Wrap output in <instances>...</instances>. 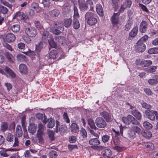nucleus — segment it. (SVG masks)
I'll use <instances>...</instances> for the list:
<instances>
[{"mask_svg": "<svg viewBox=\"0 0 158 158\" xmlns=\"http://www.w3.org/2000/svg\"><path fill=\"white\" fill-rule=\"evenodd\" d=\"M5 55L8 62L10 63H14L15 59L13 55L9 52H6L5 53Z\"/></svg>", "mask_w": 158, "mask_h": 158, "instance_id": "14", "label": "nucleus"}, {"mask_svg": "<svg viewBox=\"0 0 158 158\" xmlns=\"http://www.w3.org/2000/svg\"><path fill=\"white\" fill-rule=\"evenodd\" d=\"M49 156V158H56L57 156V152L54 150L50 151Z\"/></svg>", "mask_w": 158, "mask_h": 158, "instance_id": "44", "label": "nucleus"}, {"mask_svg": "<svg viewBox=\"0 0 158 158\" xmlns=\"http://www.w3.org/2000/svg\"><path fill=\"white\" fill-rule=\"evenodd\" d=\"M152 64V62L151 60H145L142 61L140 64L143 67H146L149 66Z\"/></svg>", "mask_w": 158, "mask_h": 158, "instance_id": "39", "label": "nucleus"}, {"mask_svg": "<svg viewBox=\"0 0 158 158\" xmlns=\"http://www.w3.org/2000/svg\"><path fill=\"white\" fill-rule=\"evenodd\" d=\"M88 122L89 125L92 129L95 130L98 129L95 125V123L93 120L92 118H89L88 119Z\"/></svg>", "mask_w": 158, "mask_h": 158, "instance_id": "29", "label": "nucleus"}, {"mask_svg": "<svg viewBox=\"0 0 158 158\" xmlns=\"http://www.w3.org/2000/svg\"><path fill=\"white\" fill-rule=\"evenodd\" d=\"M73 28L76 29H78L80 27V23L78 19H73Z\"/></svg>", "mask_w": 158, "mask_h": 158, "instance_id": "34", "label": "nucleus"}, {"mask_svg": "<svg viewBox=\"0 0 158 158\" xmlns=\"http://www.w3.org/2000/svg\"><path fill=\"white\" fill-rule=\"evenodd\" d=\"M16 135L18 137H20L23 134V132L21 126L20 125L17 126L16 128Z\"/></svg>", "mask_w": 158, "mask_h": 158, "instance_id": "36", "label": "nucleus"}, {"mask_svg": "<svg viewBox=\"0 0 158 158\" xmlns=\"http://www.w3.org/2000/svg\"><path fill=\"white\" fill-rule=\"evenodd\" d=\"M81 135L83 138H85L87 137V133L86 130L84 129H81L80 131Z\"/></svg>", "mask_w": 158, "mask_h": 158, "instance_id": "58", "label": "nucleus"}, {"mask_svg": "<svg viewBox=\"0 0 158 158\" xmlns=\"http://www.w3.org/2000/svg\"><path fill=\"white\" fill-rule=\"evenodd\" d=\"M96 8L98 15L100 16H102L103 15V10L102 5L100 4H97Z\"/></svg>", "mask_w": 158, "mask_h": 158, "instance_id": "18", "label": "nucleus"}, {"mask_svg": "<svg viewBox=\"0 0 158 158\" xmlns=\"http://www.w3.org/2000/svg\"><path fill=\"white\" fill-rule=\"evenodd\" d=\"M127 135L128 137L130 139H134L135 137V133L131 129L128 131Z\"/></svg>", "mask_w": 158, "mask_h": 158, "instance_id": "42", "label": "nucleus"}, {"mask_svg": "<svg viewBox=\"0 0 158 158\" xmlns=\"http://www.w3.org/2000/svg\"><path fill=\"white\" fill-rule=\"evenodd\" d=\"M110 138V136L109 135H104L102 137V141L104 143H106L109 140Z\"/></svg>", "mask_w": 158, "mask_h": 158, "instance_id": "55", "label": "nucleus"}, {"mask_svg": "<svg viewBox=\"0 0 158 158\" xmlns=\"http://www.w3.org/2000/svg\"><path fill=\"white\" fill-rule=\"evenodd\" d=\"M4 70L12 77H15V74L10 68H8L6 66Z\"/></svg>", "mask_w": 158, "mask_h": 158, "instance_id": "40", "label": "nucleus"}, {"mask_svg": "<svg viewBox=\"0 0 158 158\" xmlns=\"http://www.w3.org/2000/svg\"><path fill=\"white\" fill-rule=\"evenodd\" d=\"M105 148V147L102 145H97L94 149L97 150L98 151H100L104 150Z\"/></svg>", "mask_w": 158, "mask_h": 158, "instance_id": "60", "label": "nucleus"}, {"mask_svg": "<svg viewBox=\"0 0 158 158\" xmlns=\"http://www.w3.org/2000/svg\"><path fill=\"white\" fill-rule=\"evenodd\" d=\"M25 32L28 36L31 37H35L37 33L35 29L32 28H26L25 30Z\"/></svg>", "mask_w": 158, "mask_h": 158, "instance_id": "8", "label": "nucleus"}, {"mask_svg": "<svg viewBox=\"0 0 158 158\" xmlns=\"http://www.w3.org/2000/svg\"><path fill=\"white\" fill-rule=\"evenodd\" d=\"M73 19H78L80 17V15L78 13V9L77 6H74L73 7Z\"/></svg>", "mask_w": 158, "mask_h": 158, "instance_id": "37", "label": "nucleus"}, {"mask_svg": "<svg viewBox=\"0 0 158 158\" xmlns=\"http://www.w3.org/2000/svg\"><path fill=\"white\" fill-rule=\"evenodd\" d=\"M156 67L155 66H151L145 69V71L148 73H153L156 71Z\"/></svg>", "mask_w": 158, "mask_h": 158, "instance_id": "41", "label": "nucleus"}, {"mask_svg": "<svg viewBox=\"0 0 158 158\" xmlns=\"http://www.w3.org/2000/svg\"><path fill=\"white\" fill-rule=\"evenodd\" d=\"M63 118L65 122L67 123H69L70 120L68 117L67 114L66 113L64 112L63 114Z\"/></svg>", "mask_w": 158, "mask_h": 158, "instance_id": "62", "label": "nucleus"}, {"mask_svg": "<svg viewBox=\"0 0 158 158\" xmlns=\"http://www.w3.org/2000/svg\"><path fill=\"white\" fill-rule=\"evenodd\" d=\"M15 36L11 33H8L6 36V40H15Z\"/></svg>", "mask_w": 158, "mask_h": 158, "instance_id": "43", "label": "nucleus"}, {"mask_svg": "<svg viewBox=\"0 0 158 158\" xmlns=\"http://www.w3.org/2000/svg\"><path fill=\"white\" fill-rule=\"evenodd\" d=\"M142 134L143 137L147 139H149L152 136L151 133L149 131L142 132Z\"/></svg>", "mask_w": 158, "mask_h": 158, "instance_id": "51", "label": "nucleus"}, {"mask_svg": "<svg viewBox=\"0 0 158 158\" xmlns=\"http://www.w3.org/2000/svg\"><path fill=\"white\" fill-rule=\"evenodd\" d=\"M60 14V11L58 9H55L51 11L49 13L51 16L53 17H57Z\"/></svg>", "mask_w": 158, "mask_h": 158, "instance_id": "23", "label": "nucleus"}, {"mask_svg": "<svg viewBox=\"0 0 158 158\" xmlns=\"http://www.w3.org/2000/svg\"><path fill=\"white\" fill-rule=\"evenodd\" d=\"M89 131L91 135L96 137V138H99V134H98V133H97L92 130H90Z\"/></svg>", "mask_w": 158, "mask_h": 158, "instance_id": "64", "label": "nucleus"}, {"mask_svg": "<svg viewBox=\"0 0 158 158\" xmlns=\"http://www.w3.org/2000/svg\"><path fill=\"white\" fill-rule=\"evenodd\" d=\"M44 134H36V137L37 138L38 143L40 144H42L44 143V139L43 138Z\"/></svg>", "mask_w": 158, "mask_h": 158, "instance_id": "26", "label": "nucleus"}, {"mask_svg": "<svg viewBox=\"0 0 158 158\" xmlns=\"http://www.w3.org/2000/svg\"><path fill=\"white\" fill-rule=\"evenodd\" d=\"M148 26V25L145 21H143L140 24L139 27L140 31L141 32L144 33L147 28Z\"/></svg>", "mask_w": 158, "mask_h": 158, "instance_id": "16", "label": "nucleus"}, {"mask_svg": "<svg viewBox=\"0 0 158 158\" xmlns=\"http://www.w3.org/2000/svg\"><path fill=\"white\" fill-rule=\"evenodd\" d=\"M148 52L150 54L158 53V48H154L149 49Z\"/></svg>", "mask_w": 158, "mask_h": 158, "instance_id": "50", "label": "nucleus"}, {"mask_svg": "<svg viewBox=\"0 0 158 158\" xmlns=\"http://www.w3.org/2000/svg\"><path fill=\"white\" fill-rule=\"evenodd\" d=\"M19 69L20 72L23 74H26L27 71V69L26 65L23 64H20Z\"/></svg>", "mask_w": 158, "mask_h": 158, "instance_id": "28", "label": "nucleus"}, {"mask_svg": "<svg viewBox=\"0 0 158 158\" xmlns=\"http://www.w3.org/2000/svg\"><path fill=\"white\" fill-rule=\"evenodd\" d=\"M69 140L71 143H74L76 141V137L73 135L71 136L69 138Z\"/></svg>", "mask_w": 158, "mask_h": 158, "instance_id": "61", "label": "nucleus"}, {"mask_svg": "<svg viewBox=\"0 0 158 158\" xmlns=\"http://www.w3.org/2000/svg\"><path fill=\"white\" fill-rule=\"evenodd\" d=\"M139 6L141 8V9L143 11L146 12L147 13H149V11L147 9L146 6L142 4L139 3Z\"/></svg>", "mask_w": 158, "mask_h": 158, "instance_id": "57", "label": "nucleus"}, {"mask_svg": "<svg viewBox=\"0 0 158 158\" xmlns=\"http://www.w3.org/2000/svg\"><path fill=\"white\" fill-rule=\"evenodd\" d=\"M44 46V43L42 41H39L37 43L35 44V50L37 52H39L43 48Z\"/></svg>", "mask_w": 158, "mask_h": 158, "instance_id": "27", "label": "nucleus"}, {"mask_svg": "<svg viewBox=\"0 0 158 158\" xmlns=\"http://www.w3.org/2000/svg\"><path fill=\"white\" fill-rule=\"evenodd\" d=\"M63 22L64 26L68 28L71 26L72 20L71 19H66L64 20Z\"/></svg>", "mask_w": 158, "mask_h": 158, "instance_id": "32", "label": "nucleus"}, {"mask_svg": "<svg viewBox=\"0 0 158 158\" xmlns=\"http://www.w3.org/2000/svg\"><path fill=\"white\" fill-rule=\"evenodd\" d=\"M145 40H138L135 45V50L136 52L141 53L145 50L146 46L143 43Z\"/></svg>", "mask_w": 158, "mask_h": 158, "instance_id": "3", "label": "nucleus"}, {"mask_svg": "<svg viewBox=\"0 0 158 158\" xmlns=\"http://www.w3.org/2000/svg\"><path fill=\"white\" fill-rule=\"evenodd\" d=\"M7 151H6V149L5 150H2L0 152V154L2 156L5 157H7L9 156L10 154H8L6 152Z\"/></svg>", "mask_w": 158, "mask_h": 158, "instance_id": "59", "label": "nucleus"}, {"mask_svg": "<svg viewBox=\"0 0 158 158\" xmlns=\"http://www.w3.org/2000/svg\"><path fill=\"white\" fill-rule=\"evenodd\" d=\"M8 11L7 8L3 6H0V11L3 14H6Z\"/></svg>", "mask_w": 158, "mask_h": 158, "instance_id": "54", "label": "nucleus"}, {"mask_svg": "<svg viewBox=\"0 0 158 158\" xmlns=\"http://www.w3.org/2000/svg\"><path fill=\"white\" fill-rule=\"evenodd\" d=\"M100 114L104 118L107 122H109L111 121V116L107 112L105 111L101 112Z\"/></svg>", "mask_w": 158, "mask_h": 158, "instance_id": "12", "label": "nucleus"}, {"mask_svg": "<svg viewBox=\"0 0 158 158\" xmlns=\"http://www.w3.org/2000/svg\"><path fill=\"white\" fill-rule=\"evenodd\" d=\"M138 30V27H135L129 33V36L131 38L135 37L137 35Z\"/></svg>", "mask_w": 158, "mask_h": 158, "instance_id": "22", "label": "nucleus"}, {"mask_svg": "<svg viewBox=\"0 0 158 158\" xmlns=\"http://www.w3.org/2000/svg\"><path fill=\"white\" fill-rule=\"evenodd\" d=\"M3 45L6 48L10 51H12L13 50V48L10 45L6 43L5 42L3 43Z\"/></svg>", "mask_w": 158, "mask_h": 158, "instance_id": "63", "label": "nucleus"}, {"mask_svg": "<svg viewBox=\"0 0 158 158\" xmlns=\"http://www.w3.org/2000/svg\"><path fill=\"white\" fill-rule=\"evenodd\" d=\"M36 130V126L33 123L29 124L28 127V131L29 133L33 134Z\"/></svg>", "mask_w": 158, "mask_h": 158, "instance_id": "21", "label": "nucleus"}, {"mask_svg": "<svg viewBox=\"0 0 158 158\" xmlns=\"http://www.w3.org/2000/svg\"><path fill=\"white\" fill-rule=\"evenodd\" d=\"M152 79L148 80V84L151 85H154L158 83V76L155 75L153 76Z\"/></svg>", "mask_w": 158, "mask_h": 158, "instance_id": "17", "label": "nucleus"}, {"mask_svg": "<svg viewBox=\"0 0 158 158\" xmlns=\"http://www.w3.org/2000/svg\"><path fill=\"white\" fill-rule=\"evenodd\" d=\"M49 44L51 48H56L57 44L54 40H48Z\"/></svg>", "mask_w": 158, "mask_h": 158, "instance_id": "46", "label": "nucleus"}, {"mask_svg": "<svg viewBox=\"0 0 158 158\" xmlns=\"http://www.w3.org/2000/svg\"><path fill=\"white\" fill-rule=\"evenodd\" d=\"M142 107L146 109H149L151 108L152 106L150 104H148L146 102H143L141 103Z\"/></svg>", "mask_w": 158, "mask_h": 158, "instance_id": "52", "label": "nucleus"}, {"mask_svg": "<svg viewBox=\"0 0 158 158\" xmlns=\"http://www.w3.org/2000/svg\"><path fill=\"white\" fill-rule=\"evenodd\" d=\"M49 137L52 140H53L55 139L54 132L52 131H48V132Z\"/></svg>", "mask_w": 158, "mask_h": 158, "instance_id": "53", "label": "nucleus"}, {"mask_svg": "<svg viewBox=\"0 0 158 158\" xmlns=\"http://www.w3.org/2000/svg\"><path fill=\"white\" fill-rule=\"evenodd\" d=\"M95 123L97 127L100 128H105L106 126L105 121L101 117H97L95 121Z\"/></svg>", "mask_w": 158, "mask_h": 158, "instance_id": "4", "label": "nucleus"}, {"mask_svg": "<svg viewBox=\"0 0 158 158\" xmlns=\"http://www.w3.org/2000/svg\"><path fill=\"white\" fill-rule=\"evenodd\" d=\"M122 121L125 124H129L132 123L133 124L139 125V123L135 118L131 115H128L127 117H123L122 118Z\"/></svg>", "mask_w": 158, "mask_h": 158, "instance_id": "2", "label": "nucleus"}, {"mask_svg": "<svg viewBox=\"0 0 158 158\" xmlns=\"http://www.w3.org/2000/svg\"><path fill=\"white\" fill-rule=\"evenodd\" d=\"M146 113L148 118L150 120H154L155 119V115L156 118L158 119V115L156 111H154L153 112L152 111L147 110L146 111Z\"/></svg>", "mask_w": 158, "mask_h": 158, "instance_id": "6", "label": "nucleus"}, {"mask_svg": "<svg viewBox=\"0 0 158 158\" xmlns=\"http://www.w3.org/2000/svg\"><path fill=\"white\" fill-rule=\"evenodd\" d=\"M89 143L90 145L91 148L94 149L96 146L100 144L101 142L98 138H94L89 139Z\"/></svg>", "mask_w": 158, "mask_h": 158, "instance_id": "7", "label": "nucleus"}, {"mask_svg": "<svg viewBox=\"0 0 158 158\" xmlns=\"http://www.w3.org/2000/svg\"><path fill=\"white\" fill-rule=\"evenodd\" d=\"M119 14L118 13H114L110 18V21L112 26L114 27H117L119 23Z\"/></svg>", "mask_w": 158, "mask_h": 158, "instance_id": "5", "label": "nucleus"}, {"mask_svg": "<svg viewBox=\"0 0 158 158\" xmlns=\"http://www.w3.org/2000/svg\"><path fill=\"white\" fill-rule=\"evenodd\" d=\"M42 40H53L52 35L46 31H44L42 34Z\"/></svg>", "mask_w": 158, "mask_h": 158, "instance_id": "10", "label": "nucleus"}, {"mask_svg": "<svg viewBox=\"0 0 158 158\" xmlns=\"http://www.w3.org/2000/svg\"><path fill=\"white\" fill-rule=\"evenodd\" d=\"M48 122L47 127L49 128H52L53 127L55 123V120L52 118H50L48 119Z\"/></svg>", "mask_w": 158, "mask_h": 158, "instance_id": "33", "label": "nucleus"}, {"mask_svg": "<svg viewBox=\"0 0 158 158\" xmlns=\"http://www.w3.org/2000/svg\"><path fill=\"white\" fill-rule=\"evenodd\" d=\"M10 29L13 32H17L20 30V26L19 24H14L11 27Z\"/></svg>", "mask_w": 158, "mask_h": 158, "instance_id": "35", "label": "nucleus"}, {"mask_svg": "<svg viewBox=\"0 0 158 158\" xmlns=\"http://www.w3.org/2000/svg\"><path fill=\"white\" fill-rule=\"evenodd\" d=\"M137 125L133 124L131 126V130L138 134H139L141 132L140 128Z\"/></svg>", "mask_w": 158, "mask_h": 158, "instance_id": "31", "label": "nucleus"}, {"mask_svg": "<svg viewBox=\"0 0 158 158\" xmlns=\"http://www.w3.org/2000/svg\"><path fill=\"white\" fill-rule=\"evenodd\" d=\"M79 8L81 11H85L87 10L88 8V5L85 2V0L84 1L78 2Z\"/></svg>", "mask_w": 158, "mask_h": 158, "instance_id": "9", "label": "nucleus"}, {"mask_svg": "<svg viewBox=\"0 0 158 158\" xmlns=\"http://www.w3.org/2000/svg\"><path fill=\"white\" fill-rule=\"evenodd\" d=\"M58 56V51L55 49L49 52L48 57L50 59H55Z\"/></svg>", "mask_w": 158, "mask_h": 158, "instance_id": "13", "label": "nucleus"}, {"mask_svg": "<svg viewBox=\"0 0 158 158\" xmlns=\"http://www.w3.org/2000/svg\"><path fill=\"white\" fill-rule=\"evenodd\" d=\"M65 131L66 130L65 128V126L63 125H61L59 128H58L57 131L56 132V133H58L59 132L60 134L62 135L65 132Z\"/></svg>", "mask_w": 158, "mask_h": 158, "instance_id": "45", "label": "nucleus"}, {"mask_svg": "<svg viewBox=\"0 0 158 158\" xmlns=\"http://www.w3.org/2000/svg\"><path fill=\"white\" fill-rule=\"evenodd\" d=\"M34 23L36 28L39 29H41L43 28V26L41 25L40 22L38 21H35Z\"/></svg>", "mask_w": 158, "mask_h": 158, "instance_id": "56", "label": "nucleus"}, {"mask_svg": "<svg viewBox=\"0 0 158 158\" xmlns=\"http://www.w3.org/2000/svg\"><path fill=\"white\" fill-rule=\"evenodd\" d=\"M133 24V20L132 19H129L126 24L125 26L124 30L128 31L131 28V26Z\"/></svg>", "mask_w": 158, "mask_h": 158, "instance_id": "24", "label": "nucleus"}, {"mask_svg": "<svg viewBox=\"0 0 158 158\" xmlns=\"http://www.w3.org/2000/svg\"><path fill=\"white\" fill-rule=\"evenodd\" d=\"M85 19L87 24L90 26H94L97 23L96 15L94 13L87 12L85 15Z\"/></svg>", "mask_w": 158, "mask_h": 158, "instance_id": "1", "label": "nucleus"}, {"mask_svg": "<svg viewBox=\"0 0 158 158\" xmlns=\"http://www.w3.org/2000/svg\"><path fill=\"white\" fill-rule=\"evenodd\" d=\"M18 15L19 17L22 20L25 21L27 18V16L23 12L21 11H18Z\"/></svg>", "mask_w": 158, "mask_h": 158, "instance_id": "38", "label": "nucleus"}, {"mask_svg": "<svg viewBox=\"0 0 158 158\" xmlns=\"http://www.w3.org/2000/svg\"><path fill=\"white\" fill-rule=\"evenodd\" d=\"M45 128V127L41 123L38 124L37 127V131L36 134H44V131Z\"/></svg>", "mask_w": 158, "mask_h": 158, "instance_id": "19", "label": "nucleus"}, {"mask_svg": "<svg viewBox=\"0 0 158 158\" xmlns=\"http://www.w3.org/2000/svg\"><path fill=\"white\" fill-rule=\"evenodd\" d=\"M8 125L6 122H3L1 126V129L2 131L4 132L8 128Z\"/></svg>", "mask_w": 158, "mask_h": 158, "instance_id": "49", "label": "nucleus"}, {"mask_svg": "<svg viewBox=\"0 0 158 158\" xmlns=\"http://www.w3.org/2000/svg\"><path fill=\"white\" fill-rule=\"evenodd\" d=\"M132 4V2L131 0H125L121 7V9L123 11L125 9L127 8H130Z\"/></svg>", "mask_w": 158, "mask_h": 158, "instance_id": "11", "label": "nucleus"}, {"mask_svg": "<svg viewBox=\"0 0 158 158\" xmlns=\"http://www.w3.org/2000/svg\"><path fill=\"white\" fill-rule=\"evenodd\" d=\"M131 114L134 116L137 119L141 120L142 118L141 113L138 110H133L131 111Z\"/></svg>", "mask_w": 158, "mask_h": 158, "instance_id": "15", "label": "nucleus"}, {"mask_svg": "<svg viewBox=\"0 0 158 158\" xmlns=\"http://www.w3.org/2000/svg\"><path fill=\"white\" fill-rule=\"evenodd\" d=\"M53 26L54 28L59 29L61 30H63L64 29V26L62 23L60 22H54Z\"/></svg>", "mask_w": 158, "mask_h": 158, "instance_id": "30", "label": "nucleus"}, {"mask_svg": "<svg viewBox=\"0 0 158 158\" xmlns=\"http://www.w3.org/2000/svg\"><path fill=\"white\" fill-rule=\"evenodd\" d=\"M143 126L144 127L148 129H150L152 127V125L148 122H145L143 123Z\"/></svg>", "mask_w": 158, "mask_h": 158, "instance_id": "47", "label": "nucleus"}, {"mask_svg": "<svg viewBox=\"0 0 158 158\" xmlns=\"http://www.w3.org/2000/svg\"><path fill=\"white\" fill-rule=\"evenodd\" d=\"M102 156H106L107 157H110L112 154V152L109 149H104L101 152Z\"/></svg>", "mask_w": 158, "mask_h": 158, "instance_id": "25", "label": "nucleus"}, {"mask_svg": "<svg viewBox=\"0 0 158 158\" xmlns=\"http://www.w3.org/2000/svg\"><path fill=\"white\" fill-rule=\"evenodd\" d=\"M6 139L9 142H12L13 140L14 136L11 133H9L7 134Z\"/></svg>", "mask_w": 158, "mask_h": 158, "instance_id": "48", "label": "nucleus"}, {"mask_svg": "<svg viewBox=\"0 0 158 158\" xmlns=\"http://www.w3.org/2000/svg\"><path fill=\"white\" fill-rule=\"evenodd\" d=\"M71 131L72 132L77 133L79 131V126L76 123H73L70 126Z\"/></svg>", "mask_w": 158, "mask_h": 158, "instance_id": "20", "label": "nucleus"}]
</instances>
